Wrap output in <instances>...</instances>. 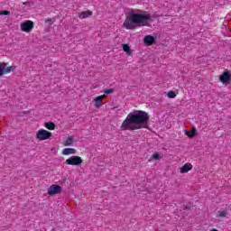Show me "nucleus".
I'll use <instances>...</instances> for the list:
<instances>
[{
  "instance_id": "f8f14e48",
  "label": "nucleus",
  "mask_w": 231,
  "mask_h": 231,
  "mask_svg": "<svg viewBox=\"0 0 231 231\" xmlns=\"http://www.w3.org/2000/svg\"><path fill=\"white\" fill-rule=\"evenodd\" d=\"M62 154H64V156H68L69 154H77V150L75 148H65L62 151Z\"/></svg>"
},
{
  "instance_id": "0eeeda50",
  "label": "nucleus",
  "mask_w": 231,
  "mask_h": 231,
  "mask_svg": "<svg viewBox=\"0 0 231 231\" xmlns=\"http://www.w3.org/2000/svg\"><path fill=\"white\" fill-rule=\"evenodd\" d=\"M33 22L30 20L21 23L22 32H26L27 33H30V32L33 30Z\"/></svg>"
},
{
  "instance_id": "f3484780",
  "label": "nucleus",
  "mask_w": 231,
  "mask_h": 231,
  "mask_svg": "<svg viewBox=\"0 0 231 231\" xmlns=\"http://www.w3.org/2000/svg\"><path fill=\"white\" fill-rule=\"evenodd\" d=\"M187 136L192 137L196 134V128H193L191 132H186Z\"/></svg>"
},
{
  "instance_id": "5701e85b",
  "label": "nucleus",
  "mask_w": 231,
  "mask_h": 231,
  "mask_svg": "<svg viewBox=\"0 0 231 231\" xmlns=\"http://www.w3.org/2000/svg\"><path fill=\"white\" fill-rule=\"evenodd\" d=\"M182 208H183V210H188V208H190V206H185V205H183V206H182Z\"/></svg>"
},
{
  "instance_id": "9b49d317",
  "label": "nucleus",
  "mask_w": 231,
  "mask_h": 231,
  "mask_svg": "<svg viewBox=\"0 0 231 231\" xmlns=\"http://www.w3.org/2000/svg\"><path fill=\"white\" fill-rule=\"evenodd\" d=\"M189 171H192V164L186 163L180 168V174H187Z\"/></svg>"
},
{
  "instance_id": "6ab92c4d",
  "label": "nucleus",
  "mask_w": 231,
  "mask_h": 231,
  "mask_svg": "<svg viewBox=\"0 0 231 231\" xmlns=\"http://www.w3.org/2000/svg\"><path fill=\"white\" fill-rule=\"evenodd\" d=\"M168 97L169 98H176V92H174L172 90L168 92Z\"/></svg>"
},
{
  "instance_id": "aec40b11",
  "label": "nucleus",
  "mask_w": 231,
  "mask_h": 231,
  "mask_svg": "<svg viewBox=\"0 0 231 231\" xmlns=\"http://www.w3.org/2000/svg\"><path fill=\"white\" fill-rule=\"evenodd\" d=\"M115 89L113 88H108V89H105L104 93H106V95H111V93H114Z\"/></svg>"
},
{
  "instance_id": "423d86ee",
  "label": "nucleus",
  "mask_w": 231,
  "mask_h": 231,
  "mask_svg": "<svg viewBox=\"0 0 231 231\" xmlns=\"http://www.w3.org/2000/svg\"><path fill=\"white\" fill-rule=\"evenodd\" d=\"M14 69H15L14 66L7 67L6 63H0V77L6 75V73H12Z\"/></svg>"
},
{
  "instance_id": "1a4fd4ad",
  "label": "nucleus",
  "mask_w": 231,
  "mask_h": 231,
  "mask_svg": "<svg viewBox=\"0 0 231 231\" xmlns=\"http://www.w3.org/2000/svg\"><path fill=\"white\" fill-rule=\"evenodd\" d=\"M155 41H156V38H154V36H152V35H147L143 39V42L144 44H146V46H152Z\"/></svg>"
},
{
  "instance_id": "f03ea898",
  "label": "nucleus",
  "mask_w": 231,
  "mask_h": 231,
  "mask_svg": "<svg viewBox=\"0 0 231 231\" xmlns=\"http://www.w3.org/2000/svg\"><path fill=\"white\" fill-rule=\"evenodd\" d=\"M149 127V114L139 110L136 113H129L121 125L122 131H136Z\"/></svg>"
},
{
  "instance_id": "f257e3e1",
  "label": "nucleus",
  "mask_w": 231,
  "mask_h": 231,
  "mask_svg": "<svg viewBox=\"0 0 231 231\" xmlns=\"http://www.w3.org/2000/svg\"><path fill=\"white\" fill-rule=\"evenodd\" d=\"M127 14L123 26L126 30H136L138 27L148 26L151 27L152 17L147 11H140L138 9H128Z\"/></svg>"
},
{
  "instance_id": "2eb2a0df",
  "label": "nucleus",
  "mask_w": 231,
  "mask_h": 231,
  "mask_svg": "<svg viewBox=\"0 0 231 231\" xmlns=\"http://www.w3.org/2000/svg\"><path fill=\"white\" fill-rule=\"evenodd\" d=\"M123 50L127 53V55H133V51H131V47H129L127 44H123Z\"/></svg>"
},
{
  "instance_id": "6e6552de",
  "label": "nucleus",
  "mask_w": 231,
  "mask_h": 231,
  "mask_svg": "<svg viewBox=\"0 0 231 231\" xmlns=\"http://www.w3.org/2000/svg\"><path fill=\"white\" fill-rule=\"evenodd\" d=\"M61 192L62 187L55 184H52L48 189L49 196H55L57 194H60Z\"/></svg>"
},
{
  "instance_id": "4468645a",
  "label": "nucleus",
  "mask_w": 231,
  "mask_h": 231,
  "mask_svg": "<svg viewBox=\"0 0 231 231\" xmlns=\"http://www.w3.org/2000/svg\"><path fill=\"white\" fill-rule=\"evenodd\" d=\"M73 144V136L70 135L67 138V140L64 142V146L69 147V145Z\"/></svg>"
},
{
  "instance_id": "412c9836",
  "label": "nucleus",
  "mask_w": 231,
  "mask_h": 231,
  "mask_svg": "<svg viewBox=\"0 0 231 231\" xmlns=\"http://www.w3.org/2000/svg\"><path fill=\"white\" fill-rule=\"evenodd\" d=\"M153 160H162V156H160V153L156 152L152 155Z\"/></svg>"
},
{
  "instance_id": "39448f33",
  "label": "nucleus",
  "mask_w": 231,
  "mask_h": 231,
  "mask_svg": "<svg viewBox=\"0 0 231 231\" xmlns=\"http://www.w3.org/2000/svg\"><path fill=\"white\" fill-rule=\"evenodd\" d=\"M220 82L222 84H225V86H228V84H231V73L230 71L226 70L224 71L222 75L219 77Z\"/></svg>"
},
{
  "instance_id": "4be33fe9",
  "label": "nucleus",
  "mask_w": 231,
  "mask_h": 231,
  "mask_svg": "<svg viewBox=\"0 0 231 231\" xmlns=\"http://www.w3.org/2000/svg\"><path fill=\"white\" fill-rule=\"evenodd\" d=\"M0 15H10V11H1Z\"/></svg>"
},
{
  "instance_id": "a211bd4d",
  "label": "nucleus",
  "mask_w": 231,
  "mask_h": 231,
  "mask_svg": "<svg viewBox=\"0 0 231 231\" xmlns=\"http://www.w3.org/2000/svg\"><path fill=\"white\" fill-rule=\"evenodd\" d=\"M219 217H226L228 216V212L226 211H218Z\"/></svg>"
},
{
  "instance_id": "ddd939ff",
  "label": "nucleus",
  "mask_w": 231,
  "mask_h": 231,
  "mask_svg": "<svg viewBox=\"0 0 231 231\" xmlns=\"http://www.w3.org/2000/svg\"><path fill=\"white\" fill-rule=\"evenodd\" d=\"M93 15V12L91 11H83L79 14V19H88V17H91Z\"/></svg>"
},
{
  "instance_id": "7ed1b4c3",
  "label": "nucleus",
  "mask_w": 231,
  "mask_h": 231,
  "mask_svg": "<svg viewBox=\"0 0 231 231\" xmlns=\"http://www.w3.org/2000/svg\"><path fill=\"white\" fill-rule=\"evenodd\" d=\"M84 161L82 160V158L80 156H77V155H73L71 157H69V159L66 160L65 163H67V165H82V162Z\"/></svg>"
},
{
  "instance_id": "dca6fc26",
  "label": "nucleus",
  "mask_w": 231,
  "mask_h": 231,
  "mask_svg": "<svg viewBox=\"0 0 231 231\" xmlns=\"http://www.w3.org/2000/svg\"><path fill=\"white\" fill-rule=\"evenodd\" d=\"M45 127L49 129V131H53L55 129V124L53 122L45 123Z\"/></svg>"
},
{
  "instance_id": "20e7f679",
  "label": "nucleus",
  "mask_w": 231,
  "mask_h": 231,
  "mask_svg": "<svg viewBox=\"0 0 231 231\" xmlns=\"http://www.w3.org/2000/svg\"><path fill=\"white\" fill-rule=\"evenodd\" d=\"M51 136H52L51 133L44 129L39 130L36 134V138L41 141L50 140Z\"/></svg>"
},
{
  "instance_id": "9d476101",
  "label": "nucleus",
  "mask_w": 231,
  "mask_h": 231,
  "mask_svg": "<svg viewBox=\"0 0 231 231\" xmlns=\"http://www.w3.org/2000/svg\"><path fill=\"white\" fill-rule=\"evenodd\" d=\"M104 98H106V95H102V96H98L95 98V107H101L102 105L104 104V102L102 100H104Z\"/></svg>"
}]
</instances>
